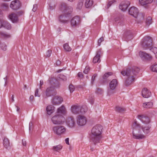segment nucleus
Masks as SVG:
<instances>
[{"label":"nucleus","instance_id":"obj_1","mask_svg":"<svg viewBox=\"0 0 157 157\" xmlns=\"http://www.w3.org/2000/svg\"><path fill=\"white\" fill-rule=\"evenodd\" d=\"M140 71L138 67H133L130 69H127L121 72V74L127 78L125 80V85L127 86L131 85L137 78V75Z\"/></svg>","mask_w":157,"mask_h":157},{"label":"nucleus","instance_id":"obj_2","mask_svg":"<svg viewBox=\"0 0 157 157\" xmlns=\"http://www.w3.org/2000/svg\"><path fill=\"white\" fill-rule=\"evenodd\" d=\"M59 9L64 13L59 16V21L62 23H68L71 18L70 13L72 11V8L66 3L62 2L60 3Z\"/></svg>","mask_w":157,"mask_h":157},{"label":"nucleus","instance_id":"obj_3","mask_svg":"<svg viewBox=\"0 0 157 157\" xmlns=\"http://www.w3.org/2000/svg\"><path fill=\"white\" fill-rule=\"evenodd\" d=\"M102 127L100 124H97L93 127L91 130L92 135L90 136V141L93 142L94 145L98 143H101V137Z\"/></svg>","mask_w":157,"mask_h":157},{"label":"nucleus","instance_id":"obj_4","mask_svg":"<svg viewBox=\"0 0 157 157\" xmlns=\"http://www.w3.org/2000/svg\"><path fill=\"white\" fill-rule=\"evenodd\" d=\"M141 44L142 48L144 50L150 49V50L152 52L157 58V48L152 46V40L150 36H145L142 40Z\"/></svg>","mask_w":157,"mask_h":157},{"label":"nucleus","instance_id":"obj_5","mask_svg":"<svg viewBox=\"0 0 157 157\" xmlns=\"http://www.w3.org/2000/svg\"><path fill=\"white\" fill-rule=\"evenodd\" d=\"M140 125L138 123L137 121H135L132 124V127L133 129L132 134L133 138L136 139H141L145 138V136L142 134H140Z\"/></svg>","mask_w":157,"mask_h":157},{"label":"nucleus","instance_id":"obj_6","mask_svg":"<svg viewBox=\"0 0 157 157\" xmlns=\"http://www.w3.org/2000/svg\"><path fill=\"white\" fill-rule=\"evenodd\" d=\"M128 12L130 15L135 18H137V19L139 20L140 22L142 21L144 19V14L141 13L138 15V10L137 8L135 7H132L130 8Z\"/></svg>","mask_w":157,"mask_h":157},{"label":"nucleus","instance_id":"obj_7","mask_svg":"<svg viewBox=\"0 0 157 157\" xmlns=\"http://www.w3.org/2000/svg\"><path fill=\"white\" fill-rule=\"evenodd\" d=\"M51 120L55 124H61L64 122V119L62 115L56 114L52 117Z\"/></svg>","mask_w":157,"mask_h":157},{"label":"nucleus","instance_id":"obj_8","mask_svg":"<svg viewBox=\"0 0 157 157\" xmlns=\"http://www.w3.org/2000/svg\"><path fill=\"white\" fill-rule=\"evenodd\" d=\"M52 130L55 134L60 136L64 134L66 128L63 126H56L53 127Z\"/></svg>","mask_w":157,"mask_h":157},{"label":"nucleus","instance_id":"obj_9","mask_svg":"<svg viewBox=\"0 0 157 157\" xmlns=\"http://www.w3.org/2000/svg\"><path fill=\"white\" fill-rule=\"evenodd\" d=\"M139 55L141 59L143 61H150L152 59L151 55L144 51H140Z\"/></svg>","mask_w":157,"mask_h":157},{"label":"nucleus","instance_id":"obj_10","mask_svg":"<svg viewBox=\"0 0 157 157\" xmlns=\"http://www.w3.org/2000/svg\"><path fill=\"white\" fill-rule=\"evenodd\" d=\"M56 91L55 88L52 86L48 87L46 91V95L48 97L55 95L56 94Z\"/></svg>","mask_w":157,"mask_h":157},{"label":"nucleus","instance_id":"obj_11","mask_svg":"<svg viewBox=\"0 0 157 157\" xmlns=\"http://www.w3.org/2000/svg\"><path fill=\"white\" fill-rule=\"evenodd\" d=\"M21 6V3L18 0H15L12 1L10 4V8L16 10L19 9Z\"/></svg>","mask_w":157,"mask_h":157},{"label":"nucleus","instance_id":"obj_12","mask_svg":"<svg viewBox=\"0 0 157 157\" xmlns=\"http://www.w3.org/2000/svg\"><path fill=\"white\" fill-rule=\"evenodd\" d=\"M102 54L101 49L97 50L96 55L93 59V62L94 63H99L101 62L100 57Z\"/></svg>","mask_w":157,"mask_h":157},{"label":"nucleus","instance_id":"obj_13","mask_svg":"<svg viewBox=\"0 0 157 157\" xmlns=\"http://www.w3.org/2000/svg\"><path fill=\"white\" fill-rule=\"evenodd\" d=\"M80 22V18L78 16H75L74 17L71 21V25L73 26H78Z\"/></svg>","mask_w":157,"mask_h":157},{"label":"nucleus","instance_id":"obj_14","mask_svg":"<svg viewBox=\"0 0 157 157\" xmlns=\"http://www.w3.org/2000/svg\"><path fill=\"white\" fill-rule=\"evenodd\" d=\"M130 5V2L128 1L122 2L119 6V8L123 11H125L128 6Z\"/></svg>","mask_w":157,"mask_h":157},{"label":"nucleus","instance_id":"obj_15","mask_svg":"<svg viewBox=\"0 0 157 157\" xmlns=\"http://www.w3.org/2000/svg\"><path fill=\"white\" fill-rule=\"evenodd\" d=\"M86 122V119L84 116L81 115L78 116L77 120L78 124L80 126H83L85 124Z\"/></svg>","mask_w":157,"mask_h":157},{"label":"nucleus","instance_id":"obj_16","mask_svg":"<svg viewBox=\"0 0 157 157\" xmlns=\"http://www.w3.org/2000/svg\"><path fill=\"white\" fill-rule=\"evenodd\" d=\"M63 101V98L58 96L54 97L52 100V104L55 105L59 104L61 103Z\"/></svg>","mask_w":157,"mask_h":157},{"label":"nucleus","instance_id":"obj_17","mask_svg":"<svg viewBox=\"0 0 157 157\" xmlns=\"http://www.w3.org/2000/svg\"><path fill=\"white\" fill-rule=\"evenodd\" d=\"M138 117L143 123L147 124L150 122L149 118L147 116L144 115H138Z\"/></svg>","mask_w":157,"mask_h":157},{"label":"nucleus","instance_id":"obj_18","mask_svg":"<svg viewBox=\"0 0 157 157\" xmlns=\"http://www.w3.org/2000/svg\"><path fill=\"white\" fill-rule=\"evenodd\" d=\"M50 83L52 86L54 88H58L59 86V83L58 81L54 78H52L50 80Z\"/></svg>","mask_w":157,"mask_h":157},{"label":"nucleus","instance_id":"obj_19","mask_svg":"<svg viewBox=\"0 0 157 157\" xmlns=\"http://www.w3.org/2000/svg\"><path fill=\"white\" fill-rule=\"evenodd\" d=\"M132 37V35L131 32L130 30L125 31L124 34L123 38L126 41L130 40Z\"/></svg>","mask_w":157,"mask_h":157},{"label":"nucleus","instance_id":"obj_20","mask_svg":"<svg viewBox=\"0 0 157 157\" xmlns=\"http://www.w3.org/2000/svg\"><path fill=\"white\" fill-rule=\"evenodd\" d=\"M118 85V81L116 79H113L109 84V87L110 90H114Z\"/></svg>","mask_w":157,"mask_h":157},{"label":"nucleus","instance_id":"obj_21","mask_svg":"<svg viewBox=\"0 0 157 157\" xmlns=\"http://www.w3.org/2000/svg\"><path fill=\"white\" fill-rule=\"evenodd\" d=\"M67 123L68 125L70 127L72 128L75 126V122L74 118L70 117L67 119Z\"/></svg>","mask_w":157,"mask_h":157},{"label":"nucleus","instance_id":"obj_22","mask_svg":"<svg viewBox=\"0 0 157 157\" xmlns=\"http://www.w3.org/2000/svg\"><path fill=\"white\" fill-rule=\"evenodd\" d=\"M142 94L144 97L147 98L151 95V92L147 89L144 88L142 90Z\"/></svg>","mask_w":157,"mask_h":157},{"label":"nucleus","instance_id":"obj_23","mask_svg":"<svg viewBox=\"0 0 157 157\" xmlns=\"http://www.w3.org/2000/svg\"><path fill=\"white\" fill-rule=\"evenodd\" d=\"M9 18L13 23H16L18 21L17 16L15 13L11 14L9 15Z\"/></svg>","mask_w":157,"mask_h":157},{"label":"nucleus","instance_id":"obj_24","mask_svg":"<svg viewBox=\"0 0 157 157\" xmlns=\"http://www.w3.org/2000/svg\"><path fill=\"white\" fill-rule=\"evenodd\" d=\"M71 111L72 112L75 114H79L80 112H79V109L80 108V106L74 105L71 107Z\"/></svg>","mask_w":157,"mask_h":157},{"label":"nucleus","instance_id":"obj_25","mask_svg":"<svg viewBox=\"0 0 157 157\" xmlns=\"http://www.w3.org/2000/svg\"><path fill=\"white\" fill-rule=\"evenodd\" d=\"M3 144L6 149H9L10 148L9 140L7 138L5 137L4 138L3 140Z\"/></svg>","mask_w":157,"mask_h":157},{"label":"nucleus","instance_id":"obj_26","mask_svg":"<svg viewBox=\"0 0 157 157\" xmlns=\"http://www.w3.org/2000/svg\"><path fill=\"white\" fill-rule=\"evenodd\" d=\"M55 109V107L52 105H49L46 108V110L48 114L49 115H51L54 112Z\"/></svg>","mask_w":157,"mask_h":157},{"label":"nucleus","instance_id":"obj_27","mask_svg":"<svg viewBox=\"0 0 157 157\" xmlns=\"http://www.w3.org/2000/svg\"><path fill=\"white\" fill-rule=\"evenodd\" d=\"M153 0H139L140 4L142 6H144L151 3Z\"/></svg>","mask_w":157,"mask_h":157},{"label":"nucleus","instance_id":"obj_28","mask_svg":"<svg viewBox=\"0 0 157 157\" xmlns=\"http://www.w3.org/2000/svg\"><path fill=\"white\" fill-rule=\"evenodd\" d=\"M65 112V107L63 105H62L57 109V112L59 114H64Z\"/></svg>","mask_w":157,"mask_h":157},{"label":"nucleus","instance_id":"obj_29","mask_svg":"<svg viewBox=\"0 0 157 157\" xmlns=\"http://www.w3.org/2000/svg\"><path fill=\"white\" fill-rule=\"evenodd\" d=\"M141 128L144 133L145 134H147L150 132V129L151 128V125H148L146 127H143L142 126Z\"/></svg>","mask_w":157,"mask_h":157},{"label":"nucleus","instance_id":"obj_30","mask_svg":"<svg viewBox=\"0 0 157 157\" xmlns=\"http://www.w3.org/2000/svg\"><path fill=\"white\" fill-rule=\"evenodd\" d=\"M2 27L8 29H10L11 27L10 24L7 21H5L3 22Z\"/></svg>","mask_w":157,"mask_h":157},{"label":"nucleus","instance_id":"obj_31","mask_svg":"<svg viewBox=\"0 0 157 157\" xmlns=\"http://www.w3.org/2000/svg\"><path fill=\"white\" fill-rule=\"evenodd\" d=\"M93 4V1L92 0H86L85 5L86 8L90 7Z\"/></svg>","mask_w":157,"mask_h":157},{"label":"nucleus","instance_id":"obj_32","mask_svg":"<svg viewBox=\"0 0 157 157\" xmlns=\"http://www.w3.org/2000/svg\"><path fill=\"white\" fill-rule=\"evenodd\" d=\"M87 111V108L86 106L85 105H83L81 107L80 106V108L79 109V112L80 113L83 114L85 113Z\"/></svg>","mask_w":157,"mask_h":157},{"label":"nucleus","instance_id":"obj_33","mask_svg":"<svg viewBox=\"0 0 157 157\" xmlns=\"http://www.w3.org/2000/svg\"><path fill=\"white\" fill-rule=\"evenodd\" d=\"M115 110L116 111L118 112L122 113L125 111L126 109L123 107H121L119 106H117L115 109Z\"/></svg>","mask_w":157,"mask_h":157},{"label":"nucleus","instance_id":"obj_34","mask_svg":"<svg viewBox=\"0 0 157 157\" xmlns=\"http://www.w3.org/2000/svg\"><path fill=\"white\" fill-rule=\"evenodd\" d=\"M62 148V146L61 145H59L57 146H55L53 147L52 150L55 151H58L60 150Z\"/></svg>","mask_w":157,"mask_h":157},{"label":"nucleus","instance_id":"obj_35","mask_svg":"<svg viewBox=\"0 0 157 157\" xmlns=\"http://www.w3.org/2000/svg\"><path fill=\"white\" fill-rule=\"evenodd\" d=\"M153 105V103L152 102H147L143 103V106L144 108H149L151 107Z\"/></svg>","mask_w":157,"mask_h":157},{"label":"nucleus","instance_id":"obj_36","mask_svg":"<svg viewBox=\"0 0 157 157\" xmlns=\"http://www.w3.org/2000/svg\"><path fill=\"white\" fill-rule=\"evenodd\" d=\"M0 35L2 37L4 38H8L10 37V36L9 34H8L6 33L0 32Z\"/></svg>","mask_w":157,"mask_h":157},{"label":"nucleus","instance_id":"obj_37","mask_svg":"<svg viewBox=\"0 0 157 157\" xmlns=\"http://www.w3.org/2000/svg\"><path fill=\"white\" fill-rule=\"evenodd\" d=\"M63 47L64 50L67 52H70L71 51V48L69 46L68 43H66L63 45Z\"/></svg>","mask_w":157,"mask_h":157},{"label":"nucleus","instance_id":"obj_38","mask_svg":"<svg viewBox=\"0 0 157 157\" xmlns=\"http://www.w3.org/2000/svg\"><path fill=\"white\" fill-rule=\"evenodd\" d=\"M83 0H80L79 1L77 5L76 9L79 10L81 9L83 5Z\"/></svg>","mask_w":157,"mask_h":157},{"label":"nucleus","instance_id":"obj_39","mask_svg":"<svg viewBox=\"0 0 157 157\" xmlns=\"http://www.w3.org/2000/svg\"><path fill=\"white\" fill-rule=\"evenodd\" d=\"M56 2H52L49 4V9L50 10L54 9L56 6Z\"/></svg>","mask_w":157,"mask_h":157},{"label":"nucleus","instance_id":"obj_40","mask_svg":"<svg viewBox=\"0 0 157 157\" xmlns=\"http://www.w3.org/2000/svg\"><path fill=\"white\" fill-rule=\"evenodd\" d=\"M113 75V73L112 72H108L105 73L103 76V79H107L110 76Z\"/></svg>","mask_w":157,"mask_h":157},{"label":"nucleus","instance_id":"obj_41","mask_svg":"<svg viewBox=\"0 0 157 157\" xmlns=\"http://www.w3.org/2000/svg\"><path fill=\"white\" fill-rule=\"evenodd\" d=\"M152 23V19L151 17H148L146 19V23L147 25L149 26Z\"/></svg>","mask_w":157,"mask_h":157},{"label":"nucleus","instance_id":"obj_42","mask_svg":"<svg viewBox=\"0 0 157 157\" xmlns=\"http://www.w3.org/2000/svg\"><path fill=\"white\" fill-rule=\"evenodd\" d=\"M0 48L2 50L6 51L7 49V46L6 44L3 43L0 44Z\"/></svg>","mask_w":157,"mask_h":157},{"label":"nucleus","instance_id":"obj_43","mask_svg":"<svg viewBox=\"0 0 157 157\" xmlns=\"http://www.w3.org/2000/svg\"><path fill=\"white\" fill-rule=\"evenodd\" d=\"M151 69L153 71L157 72V64L152 65Z\"/></svg>","mask_w":157,"mask_h":157},{"label":"nucleus","instance_id":"obj_44","mask_svg":"<svg viewBox=\"0 0 157 157\" xmlns=\"http://www.w3.org/2000/svg\"><path fill=\"white\" fill-rule=\"evenodd\" d=\"M59 78L63 81H66L67 79L66 77L63 74L59 75Z\"/></svg>","mask_w":157,"mask_h":157},{"label":"nucleus","instance_id":"obj_45","mask_svg":"<svg viewBox=\"0 0 157 157\" xmlns=\"http://www.w3.org/2000/svg\"><path fill=\"white\" fill-rule=\"evenodd\" d=\"M69 89L70 92L72 93L74 90L75 87L72 84H71L69 85Z\"/></svg>","mask_w":157,"mask_h":157},{"label":"nucleus","instance_id":"obj_46","mask_svg":"<svg viewBox=\"0 0 157 157\" xmlns=\"http://www.w3.org/2000/svg\"><path fill=\"white\" fill-rule=\"evenodd\" d=\"M52 53V51L51 50H48L46 54V56L47 57H49L50 56Z\"/></svg>","mask_w":157,"mask_h":157},{"label":"nucleus","instance_id":"obj_47","mask_svg":"<svg viewBox=\"0 0 157 157\" xmlns=\"http://www.w3.org/2000/svg\"><path fill=\"white\" fill-rule=\"evenodd\" d=\"M96 92L98 94H101L103 92V90L100 88H97Z\"/></svg>","mask_w":157,"mask_h":157},{"label":"nucleus","instance_id":"obj_48","mask_svg":"<svg viewBox=\"0 0 157 157\" xmlns=\"http://www.w3.org/2000/svg\"><path fill=\"white\" fill-rule=\"evenodd\" d=\"M90 67L87 66L86 67L85 70L83 71V73L85 74H87L88 71L90 70Z\"/></svg>","mask_w":157,"mask_h":157},{"label":"nucleus","instance_id":"obj_49","mask_svg":"<svg viewBox=\"0 0 157 157\" xmlns=\"http://www.w3.org/2000/svg\"><path fill=\"white\" fill-rule=\"evenodd\" d=\"M97 76V74H95L94 75H93L91 78V82L92 83H93L94 81L95 80V78H96Z\"/></svg>","mask_w":157,"mask_h":157},{"label":"nucleus","instance_id":"obj_50","mask_svg":"<svg viewBox=\"0 0 157 157\" xmlns=\"http://www.w3.org/2000/svg\"><path fill=\"white\" fill-rule=\"evenodd\" d=\"M104 40L103 38L102 37L100 38L98 41V46H100L101 43Z\"/></svg>","mask_w":157,"mask_h":157},{"label":"nucleus","instance_id":"obj_51","mask_svg":"<svg viewBox=\"0 0 157 157\" xmlns=\"http://www.w3.org/2000/svg\"><path fill=\"white\" fill-rule=\"evenodd\" d=\"M88 100L91 104H92L94 102V99L92 96H91V98L88 99Z\"/></svg>","mask_w":157,"mask_h":157},{"label":"nucleus","instance_id":"obj_52","mask_svg":"<svg viewBox=\"0 0 157 157\" xmlns=\"http://www.w3.org/2000/svg\"><path fill=\"white\" fill-rule=\"evenodd\" d=\"M37 8V6L36 4H34L33 5V8L32 9V10L33 12H35Z\"/></svg>","mask_w":157,"mask_h":157},{"label":"nucleus","instance_id":"obj_53","mask_svg":"<svg viewBox=\"0 0 157 157\" xmlns=\"http://www.w3.org/2000/svg\"><path fill=\"white\" fill-rule=\"evenodd\" d=\"M38 89H37L36 90L35 92V96L36 97H39L40 96V95L38 94Z\"/></svg>","mask_w":157,"mask_h":157},{"label":"nucleus","instance_id":"obj_54","mask_svg":"<svg viewBox=\"0 0 157 157\" xmlns=\"http://www.w3.org/2000/svg\"><path fill=\"white\" fill-rule=\"evenodd\" d=\"M78 76L80 78H82L83 77V75L81 72H79L78 74Z\"/></svg>","mask_w":157,"mask_h":157},{"label":"nucleus","instance_id":"obj_55","mask_svg":"<svg viewBox=\"0 0 157 157\" xmlns=\"http://www.w3.org/2000/svg\"><path fill=\"white\" fill-rule=\"evenodd\" d=\"M2 6L5 8V9H6L8 8V5L6 3H3L2 5Z\"/></svg>","mask_w":157,"mask_h":157},{"label":"nucleus","instance_id":"obj_56","mask_svg":"<svg viewBox=\"0 0 157 157\" xmlns=\"http://www.w3.org/2000/svg\"><path fill=\"white\" fill-rule=\"evenodd\" d=\"M33 128V123L32 122H30L29 123V131H30L31 128Z\"/></svg>","mask_w":157,"mask_h":157},{"label":"nucleus","instance_id":"obj_57","mask_svg":"<svg viewBox=\"0 0 157 157\" xmlns=\"http://www.w3.org/2000/svg\"><path fill=\"white\" fill-rule=\"evenodd\" d=\"M120 20V18L119 17H117L114 19V21L115 22L117 23H119V21Z\"/></svg>","mask_w":157,"mask_h":157},{"label":"nucleus","instance_id":"obj_58","mask_svg":"<svg viewBox=\"0 0 157 157\" xmlns=\"http://www.w3.org/2000/svg\"><path fill=\"white\" fill-rule=\"evenodd\" d=\"M85 86V84H84L83 85H80L77 86V87L78 88H83Z\"/></svg>","mask_w":157,"mask_h":157},{"label":"nucleus","instance_id":"obj_59","mask_svg":"<svg viewBox=\"0 0 157 157\" xmlns=\"http://www.w3.org/2000/svg\"><path fill=\"white\" fill-rule=\"evenodd\" d=\"M113 1H110L108 3L107 5V8H109L113 3Z\"/></svg>","mask_w":157,"mask_h":157},{"label":"nucleus","instance_id":"obj_60","mask_svg":"<svg viewBox=\"0 0 157 157\" xmlns=\"http://www.w3.org/2000/svg\"><path fill=\"white\" fill-rule=\"evenodd\" d=\"M61 64V62L59 60H57L56 63V66H59Z\"/></svg>","mask_w":157,"mask_h":157},{"label":"nucleus","instance_id":"obj_61","mask_svg":"<svg viewBox=\"0 0 157 157\" xmlns=\"http://www.w3.org/2000/svg\"><path fill=\"white\" fill-rule=\"evenodd\" d=\"M22 142L23 145L24 146H26V142L25 140L23 139L22 140Z\"/></svg>","mask_w":157,"mask_h":157},{"label":"nucleus","instance_id":"obj_62","mask_svg":"<svg viewBox=\"0 0 157 157\" xmlns=\"http://www.w3.org/2000/svg\"><path fill=\"white\" fill-rule=\"evenodd\" d=\"M14 95H13L11 97V99L10 100V102L12 103L14 101Z\"/></svg>","mask_w":157,"mask_h":157},{"label":"nucleus","instance_id":"obj_63","mask_svg":"<svg viewBox=\"0 0 157 157\" xmlns=\"http://www.w3.org/2000/svg\"><path fill=\"white\" fill-rule=\"evenodd\" d=\"M44 82L43 80H41L40 81V89L41 88V86L43 84Z\"/></svg>","mask_w":157,"mask_h":157},{"label":"nucleus","instance_id":"obj_64","mask_svg":"<svg viewBox=\"0 0 157 157\" xmlns=\"http://www.w3.org/2000/svg\"><path fill=\"white\" fill-rule=\"evenodd\" d=\"M69 138H67L65 139V141L66 144L68 145L69 144Z\"/></svg>","mask_w":157,"mask_h":157}]
</instances>
